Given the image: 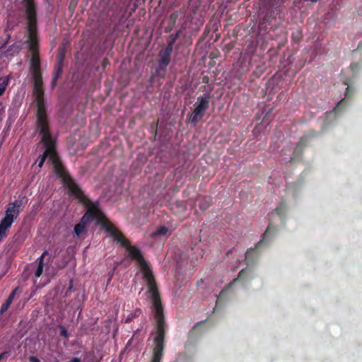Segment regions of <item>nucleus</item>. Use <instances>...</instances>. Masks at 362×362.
Wrapping results in <instances>:
<instances>
[{"label": "nucleus", "mask_w": 362, "mask_h": 362, "mask_svg": "<svg viewBox=\"0 0 362 362\" xmlns=\"http://www.w3.org/2000/svg\"><path fill=\"white\" fill-rule=\"evenodd\" d=\"M350 91H351V88L349 86H348L346 90L345 98H348L349 97Z\"/></svg>", "instance_id": "nucleus-33"}, {"label": "nucleus", "mask_w": 362, "mask_h": 362, "mask_svg": "<svg viewBox=\"0 0 362 362\" xmlns=\"http://www.w3.org/2000/svg\"><path fill=\"white\" fill-rule=\"evenodd\" d=\"M21 201H14L10 203L6 210V215L0 223V241L6 236L7 230L11 228L13 221L17 218L20 211L22 210Z\"/></svg>", "instance_id": "nucleus-7"}, {"label": "nucleus", "mask_w": 362, "mask_h": 362, "mask_svg": "<svg viewBox=\"0 0 362 362\" xmlns=\"http://www.w3.org/2000/svg\"><path fill=\"white\" fill-rule=\"evenodd\" d=\"M238 281V279H235L233 281V284Z\"/></svg>", "instance_id": "nucleus-39"}, {"label": "nucleus", "mask_w": 362, "mask_h": 362, "mask_svg": "<svg viewBox=\"0 0 362 362\" xmlns=\"http://www.w3.org/2000/svg\"><path fill=\"white\" fill-rule=\"evenodd\" d=\"M202 83H208L209 82V78L207 76H204L202 78Z\"/></svg>", "instance_id": "nucleus-31"}, {"label": "nucleus", "mask_w": 362, "mask_h": 362, "mask_svg": "<svg viewBox=\"0 0 362 362\" xmlns=\"http://www.w3.org/2000/svg\"><path fill=\"white\" fill-rule=\"evenodd\" d=\"M31 52L30 68L34 83L33 94L35 95V112H47L39 50Z\"/></svg>", "instance_id": "nucleus-3"}, {"label": "nucleus", "mask_w": 362, "mask_h": 362, "mask_svg": "<svg viewBox=\"0 0 362 362\" xmlns=\"http://www.w3.org/2000/svg\"><path fill=\"white\" fill-rule=\"evenodd\" d=\"M107 62V59H104V62Z\"/></svg>", "instance_id": "nucleus-41"}, {"label": "nucleus", "mask_w": 362, "mask_h": 362, "mask_svg": "<svg viewBox=\"0 0 362 362\" xmlns=\"http://www.w3.org/2000/svg\"><path fill=\"white\" fill-rule=\"evenodd\" d=\"M78 1L79 0H70L68 8L71 13L75 11Z\"/></svg>", "instance_id": "nucleus-23"}, {"label": "nucleus", "mask_w": 362, "mask_h": 362, "mask_svg": "<svg viewBox=\"0 0 362 362\" xmlns=\"http://www.w3.org/2000/svg\"><path fill=\"white\" fill-rule=\"evenodd\" d=\"M7 354L8 353L6 351L0 354V361L2 360L3 358H4V357L7 355Z\"/></svg>", "instance_id": "nucleus-35"}, {"label": "nucleus", "mask_w": 362, "mask_h": 362, "mask_svg": "<svg viewBox=\"0 0 362 362\" xmlns=\"http://www.w3.org/2000/svg\"><path fill=\"white\" fill-rule=\"evenodd\" d=\"M60 334H61V336H62L64 338H68L69 334L64 327H62V326L60 327Z\"/></svg>", "instance_id": "nucleus-25"}, {"label": "nucleus", "mask_w": 362, "mask_h": 362, "mask_svg": "<svg viewBox=\"0 0 362 362\" xmlns=\"http://www.w3.org/2000/svg\"><path fill=\"white\" fill-rule=\"evenodd\" d=\"M50 163L53 166L54 173L59 177L66 188L69 189L70 194L73 192V189L78 187L79 186L71 177L70 175L66 170L63 165L59 156L57 152L56 147L54 148L53 154L52 156Z\"/></svg>", "instance_id": "nucleus-6"}, {"label": "nucleus", "mask_w": 362, "mask_h": 362, "mask_svg": "<svg viewBox=\"0 0 362 362\" xmlns=\"http://www.w3.org/2000/svg\"><path fill=\"white\" fill-rule=\"evenodd\" d=\"M286 210V205L284 202H281L279 204V205L275 209L276 214L280 216L283 217L285 215Z\"/></svg>", "instance_id": "nucleus-19"}, {"label": "nucleus", "mask_w": 362, "mask_h": 362, "mask_svg": "<svg viewBox=\"0 0 362 362\" xmlns=\"http://www.w3.org/2000/svg\"><path fill=\"white\" fill-rule=\"evenodd\" d=\"M28 21V42L30 51L39 50L37 37V7L34 0H23Z\"/></svg>", "instance_id": "nucleus-5"}, {"label": "nucleus", "mask_w": 362, "mask_h": 362, "mask_svg": "<svg viewBox=\"0 0 362 362\" xmlns=\"http://www.w3.org/2000/svg\"><path fill=\"white\" fill-rule=\"evenodd\" d=\"M111 279H112V276H110L109 277V279H108V283L111 281Z\"/></svg>", "instance_id": "nucleus-38"}, {"label": "nucleus", "mask_w": 362, "mask_h": 362, "mask_svg": "<svg viewBox=\"0 0 362 362\" xmlns=\"http://www.w3.org/2000/svg\"><path fill=\"white\" fill-rule=\"evenodd\" d=\"M132 341V339H130L127 341V344H126V346H125V349H127L128 346H129V345L131 344Z\"/></svg>", "instance_id": "nucleus-37"}, {"label": "nucleus", "mask_w": 362, "mask_h": 362, "mask_svg": "<svg viewBox=\"0 0 362 362\" xmlns=\"http://www.w3.org/2000/svg\"><path fill=\"white\" fill-rule=\"evenodd\" d=\"M35 116L36 129L38 131L40 135L42 136L41 141L43 143L45 148L44 153L42 155H40L37 159L39 168H42L47 158L50 162L56 146V142L51 136L47 113L35 112Z\"/></svg>", "instance_id": "nucleus-2"}, {"label": "nucleus", "mask_w": 362, "mask_h": 362, "mask_svg": "<svg viewBox=\"0 0 362 362\" xmlns=\"http://www.w3.org/2000/svg\"><path fill=\"white\" fill-rule=\"evenodd\" d=\"M202 323V322H199L196 325H194L192 329L189 332V334H192Z\"/></svg>", "instance_id": "nucleus-32"}, {"label": "nucleus", "mask_w": 362, "mask_h": 362, "mask_svg": "<svg viewBox=\"0 0 362 362\" xmlns=\"http://www.w3.org/2000/svg\"><path fill=\"white\" fill-rule=\"evenodd\" d=\"M173 48L166 45L158 54V65L156 70L157 75L160 78H164L167 71V67L171 60V55Z\"/></svg>", "instance_id": "nucleus-10"}, {"label": "nucleus", "mask_w": 362, "mask_h": 362, "mask_svg": "<svg viewBox=\"0 0 362 362\" xmlns=\"http://www.w3.org/2000/svg\"><path fill=\"white\" fill-rule=\"evenodd\" d=\"M168 231V228L166 226H161L156 228V230L153 233L152 235L153 237L160 236L165 235Z\"/></svg>", "instance_id": "nucleus-22"}, {"label": "nucleus", "mask_w": 362, "mask_h": 362, "mask_svg": "<svg viewBox=\"0 0 362 362\" xmlns=\"http://www.w3.org/2000/svg\"><path fill=\"white\" fill-rule=\"evenodd\" d=\"M73 189V192L70 194L75 197L81 204L87 208L86 211L82 216L83 221L90 223L95 219L106 230V224L112 223L105 218L103 212L99 209V202L96 201L95 202H91L90 200L83 194V192L79 187H75V189Z\"/></svg>", "instance_id": "nucleus-4"}, {"label": "nucleus", "mask_w": 362, "mask_h": 362, "mask_svg": "<svg viewBox=\"0 0 362 362\" xmlns=\"http://www.w3.org/2000/svg\"><path fill=\"white\" fill-rule=\"evenodd\" d=\"M106 232L109 233L115 240L126 248L128 256L139 265L144 279L146 281L148 292L151 295L154 308L155 319L156 321L157 332L154 338V347L151 362H160L163 356L165 341V316L156 279L148 263L145 260L141 251L135 246H132L130 242L125 238L122 233L112 224H106Z\"/></svg>", "instance_id": "nucleus-1"}, {"label": "nucleus", "mask_w": 362, "mask_h": 362, "mask_svg": "<svg viewBox=\"0 0 362 362\" xmlns=\"http://www.w3.org/2000/svg\"><path fill=\"white\" fill-rule=\"evenodd\" d=\"M271 228H272V226L269 224L268 226L266 231L262 235V239L255 245L254 248L250 247V249H248L247 250V252L245 253V260L247 264L249 265V264H252L255 263V259H256V257L255 256V250L267 239V235H269Z\"/></svg>", "instance_id": "nucleus-11"}, {"label": "nucleus", "mask_w": 362, "mask_h": 362, "mask_svg": "<svg viewBox=\"0 0 362 362\" xmlns=\"http://www.w3.org/2000/svg\"><path fill=\"white\" fill-rule=\"evenodd\" d=\"M73 287H74V284H73V279H71L69 280V286L65 292V294H64V296L65 297H67L70 295V293H71L72 290H73Z\"/></svg>", "instance_id": "nucleus-24"}, {"label": "nucleus", "mask_w": 362, "mask_h": 362, "mask_svg": "<svg viewBox=\"0 0 362 362\" xmlns=\"http://www.w3.org/2000/svg\"><path fill=\"white\" fill-rule=\"evenodd\" d=\"M16 290L17 288L14 289L8 296V297L7 298L6 302L2 304L1 307V309H0V313L2 314L4 313V312H6L8 307L10 306V305L11 304L14 297H15V295H16Z\"/></svg>", "instance_id": "nucleus-18"}, {"label": "nucleus", "mask_w": 362, "mask_h": 362, "mask_svg": "<svg viewBox=\"0 0 362 362\" xmlns=\"http://www.w3.org/2000/svg\"><path fill=\"white\" fill-rule=\"evenodd\" d=\"M88 223L89 222L83 221V218H81L80 222L74 226L75 234L79 237L81 235L85 233Z\"/></svg>", "instance_id": "nucleus-15"}, {"label": "nucleus", "mask_w": 362, "mask_h": 362, "mask_svg": "<svg viewBox=\"0 0 362 362\" xmlns=\"http://www.w3.org/2000/svg\"><path fill=\"white\" fill-rule=\"evenodd\" d=\"M48 252L47 250L44 251L41 256L37 259V267L35 272V276L37 278H39L42 272L44 269V259L46 255H47Z\"/></svg>", "instance_id": "nucleus-14"}, {"label": "nucleus", "mask_w": 362, "mask_h": 362, "mask_svg": "<svg viewBox=\"0 0 362 362\" xmlns=\"http://www.w3.org/2000/svg\"><path fill=\"white\" fill-rule=\"evenodd\" d=\"M292 38L295 42H298L300 40V37L295 36L294 34H292Z\"/></svg>", "instance_id": "nucleus-34"}, {"label": "nucleus", "mask_w": 362, "mask_h": 362, "mask_svg": "<svg viewBox=\"0 0 362 362\" xmlns=\"http://www.w3.org/2000/svg\"><path fill=\"white\" fill-rule=\"evenodd\" d=\"M246 271H247V269H242V270L239 272V274H238V278H239V279L243 278V277H244V276H245V273H246Z\"/></svg>", "instance_id": "nucleus-29"}, {"label": "nucleus", "mask_w": 362, "mask_h": 362, "mask_svg": "<svg viewBox=\"0 0 362 362\" xmlns=\"http://www.w3.org/2000/svg\"><path fill=\"white\" fill-rule=\"evenodd\" d=\"M181 13V10L175 11L172 13L168 18V23L166 28H165V33H170L174 28L175 23Z\"/></svg>", "instance_id": "nucleus-13"}, {"label": "nucleus", "mask_w": 362, "mask_h": 362, "mask_svg": "<svg viewBox=\"0 0 362 362\" xmlns=\"http://www.w3.org/2000/svg\"><path fill=\"white\" fill-rule=\"evenodd\" d=\"M30 362H40V361L36 357L31 356L28 358Z\"/></svg>", "instance_id": "nucleus-30"}, {"label": "nucleus", "mask_w": 362, "mask_h": 362, "mask_svg": "<svg viewBox=\"0 0 362 362\" xmlns=\"http://www.w3.org/2000/svg\"><path fill=\"white\" fill-rule=\"evenodd\" d=\"M0 80H2L1 83H0V96H1L4 93L6 89V87L8 86V82L10 80V76L8 75L6 77H4V78H0Z\"/></svg>", "instance_id": "nucleus-21"}, {"label": "nucleus", "mask_w": 362, "mask_h": 362, "mask_svg": "<svg viewBox=\"0 0 362 362\" xmlns=\"http://www.w3.org/2000/svg\"><path fill=\"white\" fill-rule=\"evenodd\" d=\"M310 141V136L305 135L299 139L296 144V148L293 150V156L297 157L302 154L304 147H305Z\"/></svg>", "instance_id": "nucleus-12"}, {"label": "nucleus", "mask_w": 362, "mask_h": 362, "mask_svg": "<svg viewBox=\"0 0 362 362\" xmlns=\"http://www.w3.org/2000/svg\"><path fill=\"white\" fill-rule=\"evenodd\" d=\"M185 29V27L182 26L180 29L176 32V33L170 35L167 40V45L173 48L175 42L178 40Z\"/></svg>", "instance_id": "nucleus-16"}, {"label": "nucleus", "mask_w": 362, "mask_h": 362, "mask_svg": "<svg viewBox=\"0 0 362 362\" xmlns=\"http://www.w3.org/2000/svg\"><path fill=\"white\" fill-rule=\"evenodd\" d=\"M210 94L204 93L197 98V102L194 103V109L189 117L191 123L197 124L199 120L202 119L205 112L209 107Z\"/></svg>", "instance_id": "nucleus-8"}, {"label": "nucleus", "mask_w": 362, "mask_h": 362, "mask_svg": "<svg viewBox=\"0 0 362 362\" xmlns=\"http://www.w3.org/2000/svg\"><path fill=\"white\" fill-rule=\"evenodd\" d=\"M66 49L64 46L60 45L57 57H56V63L54 66V70L52 73V79L51 82V86L54 88L57 86V81L63 74V67L64 63L66 58Z\"/></svg>", "instance_id": "nucleus-9"}, {"label": "nucleus", "mask_w": 362, "mask_h": 362, "mask_svg": "<svg viewBox=\"0 0 362 362\" xmlns=\"http://www.w3.org/2000/svg\"><path fill=\"white\" fill-rule=\"evenodd\" d=\"M267 116V115H264V120H266Z\"/></svg>", "instance_id": "nucleus-40"}, {"label": "nucleus", "mask_w": 362, "mask_h": 362, "mask_svg": "<svg viewBox=\"0 0 362 362\" xmlns=\"http://www.w3.org/2000/svg\"><path fill=\"white\" fill-rule=\"evenodd\" d=\"M212 204V199L210 197H202L199 199V208L202 211L209 209Z\"/></svg>", "instance_id": "nucleus-17"}, {"label": "nucleus", "mask_w": 362, "mask_h": 362, "mask_svg": "<svg viewBox=\"0 0 362 362\" xmlns=\"http://www.w3.org/2000/svg\"><path fill=\"white\" fill-rule=\"evenodd\" d=\"M70 362H81L78 358H73Z\"/></svg>", "instance_id": "nucleus-36"}, {"label": "nucleus", "mask_w": 362, "mask_h": 362, "mask_svg": "<svg viewBox=\"0 0 362 362\" xmlns=\"http://www.w3.org/2000/svg\"><path fill=\"white\" fill-rule=\"evenodd\" d=\"M66 264H67V262H62L60 263L59 262V263H57V267L59 269H62V268L65 267Z\"/></svg>", "instance_id": "nucleus-27"}, {"label": "nucleus", "mask_w": 362, "mask_h": 362, "mask_svg": "<svg viewBox=\"0 0 362 362\" xmlns=\"http://www.w3.org/2000/svg\"><path fill=\"white\" fill-rule=\"evenodd\" d=\"M344 99H343V100H341V101H339V102L338 103V104L337 105V106L334 107V111L335 112H337L339 110L340 106H341V104L344 103Z\"/></svg>", "instance_id": "nucleus-28"}, {"label": "nucleus", "mask_w": 362, "mask_h": 362, "mask_svg": "<svg viewBox=\"0 0 362 362\" xmlns=\"http://www.w3.org/2000/svg\"><path fill=\"white\" fill-rule=\"evenodd\" d=\"M187 356L186 354L183 353V354H180L178 355V357H177V361L179 362H185L184 361V359Z\"/></svg>", "instance_id": "nucleus-26"}, {"label": "nucleus", "mask_w": 362, "mask_h": 362, "mask_svg": "<svg viewBox=\"0 0 362 362\" xmlns=\"http://www.w3.org/2000/svg\"><path fill=\"white\" fill-rule=\"evenodd\" d=\"M142 313L140 308H136L133 313H130L125 320L126 323L132 322L134 318L139 317Z\"/></svg>", "instance_id": "nucleus-20"}]
</instances>
